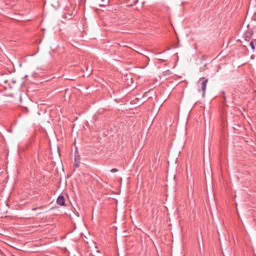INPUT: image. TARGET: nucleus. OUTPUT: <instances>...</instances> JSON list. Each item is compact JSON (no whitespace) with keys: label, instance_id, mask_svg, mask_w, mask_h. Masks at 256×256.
Segmentation results:
<instances>
[{"label":"nucleus","instance_id":"nucleus-1","mask_svg":"<svg viewBox=\"0 0 256 256\" xmlns=\"http://www.w3.org/2000/svg\"><path fill=\"white\" fill-rule=\"evenodd\" d=\"M208 82V79H206L204 82H202V83L201 88L202 91V96L203 97H204V95H205V92H206V88Z\"/></svg>","mask_w":256,"mask_h":256},{"label":"nucleus","instance_id":"nucleus-2","mask_svg":"<svg viewBox=\"0 0 256 256\" xmlns=\"http://www.w3.org/2000/svg\"><path fill=\"white\" fill-rule=\"evenodd\" d=\"M56 202L60 206L64 205L65 200L64 196H60L57 198Z\"/></svg>","mask_w":256,"mask_h":256},{"label":"nucleus","instance_id":"nucleus-3","mask_svg":"<svg viewBox=\"0 0 256 256\" xmlns=\"http://www.w3.org/2000/svg\"><path fill=\"white\" fill-rule=\"evenodd\" d=\"M102 3L100 4V6H106L109 2L110 0H100Z\"/></svg>","mask_w":256,"mask_h":256},{"label":"nucleus","instance_id":"nucleus-4","mask_svg":"<svg viewBox=\"0 0 256 256\" xmlns=\"http://www.w3.org/2000/svg\"><path fill=\"white\" fill-rule=\"evenodd\" d=\"M172 74V72L170 70H166L163 72L162 75L164 76H170Z\"/></svg>","mask_w":256,"mask_h":256},{"label":"nucleus","instance_id":"nucleus-5","mask_svg":"<svg viewBox=\"0 0 256 256\" xmlns=\"http://www.w3.org/2000/svg\"><path fill=\"white\" fill-rule=\"evenodd\" d=\"M74 166L76 168H78L79 166V162H78L76 158L75 159Z\"/></svg>","mask_w":256,"mask_h":256},{"label":"nucleus","instance_id":"nucleus-6","mask_svg":"<svg viewBox=\"0 0 256 256\" xmlns=\"http://www.w3.org/2000/svg\"><path fill=\"white\" fill-rule=\"evenodd\" d=\"M250 46L252 48V50H254V44L253 42H252V41L250 42Z\"/></svg>","mask_w":256,"mask_h":256},{"label":"nucleus","instance_id":"nucleus-7","mask_svg":"<svg viewBox=\"0 0 256 256\" xmlns=\"http://www.w3.org/2000/svg\"><path fill=\"white\" fill-rule=\"evenodd\" d=\"M110 172H118V170L116 169V168H112L110 170Z\"/></svg>","mask_w":256,"mask_h":256},{"label":"nucleus","instance_id":"nucleus-8","mask_svg":"<svg viewBox=\"0 0 256 256\" xmlns=\"http://www.w3.org/2000/svg\"><path fill=\"white\" fill-rule=\"evenodd\" d=\"M2 80L4 81V82H5V83L8 82V80H3L2 78Z\"/></svg>","mask_w":256,"mask_h":256},{"label":"nucleus","instance_id":"nucleus-9","mask_svg":"<svg viewBox=\"0 0 256 256\" xmlns=\"http://www.w3.org/2000/svg\"><path fill=\"white\" fill-rule=\"evenodd\" d=\"M204 78H201L200 80L204 79Z\"/></svg>","mask_w":256,"mask_h":256}]
</instances>
